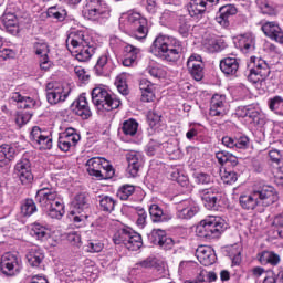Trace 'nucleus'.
I'll list each match as a JSON object with an SVG mask.
<instances>
[{
	"label": "nucleus",
	"mask_w": 283,
	"mask_h": 283,
	"mask_svg": "<svg viewBox=\"0 0 283 283\" xmlns=\"http://www.w3.org/2000/svg\"><path fill=\"white\" fill-rule=\"evenodd\" d=\"M73 210L71 213L75 216L73 218L74 222H83V220H87L90 218L91 209H90V199L85 193H78L74 197L72 201Z\"/></svg>",
	"instance_id": "8"
},
{
	"label": "nucleus",
	"mask_w": 283,
	"mask_h": 283,
	"mask_svg": "<svg viewBox=\"0 0 283 283\" xmlns=\"http://www.w3.org/2000/svg\"><path fill=\"white\" fill-rule=\"evenodd\" d=\"M235 14H238V8L233 4H226L219 9V15L216 18V21L222 28H229V17Z\"/></svg>",
	"instance_id": "25"
},
{
	"label": "nucleus",
	"mask_w": 283,
	"mask_h": 283,
	"mask_svg": "<svg viewBox=\"0 0 283 283\" xmlns=\"http://www.w3.org/2000/svg\"><path fill=\"white\" fill-rule=\"evenodd\" d=\"M234 149H249V137L234 138Z\"/></svg>",
	"instance_id": "59"
},
{
	"label": "nucleus",
	"mask_w": 283,
	"mask_h": 283,
	"mask_svg": "<svg viewBox=\"0 0 283 283\" xmlns=\"http://www.w3.org/2000/svg\"><path fill=\"white\" fill-rule=\"evenodd\" d=\"M31 235L36 238V240H46V238H50V230L41 223H33L31 227Z\"/></svg>",
	"instance_id": "40"
},
{
	"label": "nucleus",
	"mask_w": 283,
	"mask_h": 283,
	"mask_svg": "<svg viewBox=\"0 0 283 283\" xmlns=\"http://www.w3.org/2000/svg\"><path fill=\"white\" fill-rule=\"evenodd\" d=\"M227 229V222L220 217H209L197 226L196 233L199 238H219Z\"/></svg>",
	"instance_id": "5"
},
{
	"label": "nucleus",
	"mask_w": 283,
	"mask_h": 283,
	"mask_svg": "<svg viewBox=\"0 0 283 283\" xmlns=\"http://www.w3.org/2000/svg\"><path fill=\"white\" fill-rule=\"evenodd\" d=\"M74 74L83 83H87V81H90V75L87 74V72H85V69H83L81 66H75L74 67Z\"/></svg>",
	"instance_id": "62"
},
{
	"label": "nucleus",
	"mask_w": 283,
	"mask_h": 283,
	"mask_svg": "<svg viewBox=\"0 0 283 283\" xmlns=\"http://www.w3.org/2000/svg\"><path fill=\"white\" fill-rule=\"evenodd\" d=\"M48 17H50L51 19H56V21H65V17H67V11L63 7H50L48 9Z\"/></svg>",
	"instance_id": "43"
},
{
	"label": "nucleus",
	"mask_w": 283,
	"mask_h": 283,
	"mask_svg": "<svg viewBox=\"0 0 283 283\" xmlns=\"http://www.w3.org/2000/svg\"><path fill=\"white\" fill-rule=\"evenodd\" d=\"M161 116L155 111H149L147 114V123L151 129H158L160 127Z\"/></svg>",
	"instance_id": "52"
},
{
	"label": "nucleus",
	"mask_w": 283,
	"mask_h": 283,
	"mask_svg": "<svg viewBox=\"0 0 283 283\" xmlns=\"http://www.w3.org/2000/svg\"><path fill=\"white\" fill-rule=\"evenodd\" d=\"M221 180L224 185H233L238 180V174L231 170L221 171Z\"/></svg>",
	"instance_id": "55"
},
{
	"label": "nucleus",
	"mask_w": 283,
	"mask_h": 283,
	"mask_svg": "<svg viewBox=\"0 0 283 283\" xmlns=\"http://www.w3.org/2000/svg\"><path fill=\"white\" fill-rule=\"evenodd\" d=\"M128 30L134 39H146L149 32V28L147 27V19L140 20V22L134 27H130Z\"/></svg>",
	"instance_id": "35"
},
{
	"label": "nucleus",
	"mask_w": 283,
	"mask_h": 283,
	"mask_svg": "<svg viewBox=\"0 0 283 283\" xmlns=\"http://www.w3.org/2000/svg\"><path fill=\"white\" fill-rule=\"evenodd\" d=\"M176 19H178V14L174 11L165 10L160 17L161 25H174L176 23Z\"/></svg>",
	"instance_id": "48"
},
{
	"label": "nucleus",
	"mask_w": 283,
	"mask_h": 283,
	"mask_svg": "<svg viewBox=\"0 0 283 283\" xmlns=\"http://www.w3.org/2000/svg\"><path fill=\"white\" fill-rule=\"evenodd\" d=\"M156 264V261L151 258H147L138 263H136V269H151Z\"/></svg>",
	"instance_id": "64"
},
{
	"label": "nucleus",
	"mask_w": 283,
	"mask_h": 283,
	"mask_svg": "<svg viewBox=\"0 0 283 283\" xmlns=\"http://www.w3.org/2000/svg\"><path fill=\"white\" fill-rule=\"evenodd\" d=\"M238 45L241 52H244V54L253 52V50H255V36L249 33L243 34L239 36Z\"/></svg>",
	"instance_id": "33"
},
{
	"label": "nucleus",
	"mask_w": 283,
	"mask_h": 283,
	"mask_svg": "<svg viewBox=\"0 0 283 283\" xmlns=\"http://www.w3.org/2000/svg\"><path fill=\"white\" fill-rule=\"evenodd\" d=\"M196 258L203 266L216 264V251L209 245H200L196 250Z\"/></svg>",
	"instance_id": "19"
},
{
	"label": "nucleus",
	"mask_w": 283,
	"mask_h": 283,
	"mask_svg": "<svg viewBox=\"0 0 283 283\" xmlns=\"http://www.w3.org/2000/svg\"><path fill=\"white\" fill-rule=\"evenodd\" d=\"M43 260H45V254H43V251L32 248L27 253V261L30 266L33 269H39L41 264L43 263Z\"/></svg>",
	"instance_id": "31"
},
{
	"label": "nucleus",
	"mask_w": 283,
	"mask_h": 283,
	"mask_svg": "<svg viewBox=\"0 0 283 283\" xmlns=\"http://www.w3.org/2000/svg\"><path fill=\"white\" fill-rule=\"evenodd\" d=\"M255 192L260 205H263V207H269L270 205L277 202V191L273 186H263L261 190H255Z\"/></svg>",
	"instance_id": "20"
},
{
	"label": "nucleus",
	"mask_w": 283,
	"mask_h": 283,
	"mask_svg": "<svg viewBox=\"0 0 283 283\" xmlns=\"http://www.w3.org/2000/svg\"><path fill=\"white\" fill-rule=\"evenodd\" d=\"M182 43L171 35L159 34L153 42L151 52L158 59L176 63L182 56Z\"/></svg>",
	"instance_id": "2"
},
{
	"label": "nucleus",
	"mask_w": 283,
	"mask_h": 283,
	"mask_svg": "<svg viewBox=\"0 0 283 283\" xmlns=\"http://www.w3.org/2000/svg\"><path fill=\"white\" fill-rule=\"evenodd\" d=\"M36 200L50 218L61 220L65 216V203L63 197L50 184L42 185L36 192Z\"/></svg>",
	"instance_id": "1"
},
{
	"label": "nucleus",
	"mask_w": 283,
	"mask_h": 283,
	"mask_svg": "<svg viewBox=\"0 0 283 283\" xmlns=\"http://www.w3.org/2000/svg\"><path fill=\"white\" fill-rule=\"evenodd\" d=\"M268 107L270 112L276 114V116H283V97L280 95H275L268 99Z\"/></svg>",
	"instance_id": "39"
},
{
	"label": "nucleus",
	"mask_w": 283,
	"mask_h": 283,
	"mask_svg": "<svg viewBox=\"0 0 283 283\" xmlns=\"http://www.w3.org/2000/svg\"><path fill=\"white\" fill-rule=\"evenodd\" d=\"M228 253L233 264L238 265L242 262V247H240V244L230 247Z\"/></svg>",
	"instance_id": "46"
},
{
	"label": "nucleus",
	"mask_w": 283,
	"mask_h": 283,
	"mask_svg": "<svg viewBox=\"0 0 283 283\" xmlns=\"http://www.w3.org/2000/svg\"><path fill=\"white\" fill-rule=\"evenodd\" d=\"M271 227L276 229V234H274V238H283V213L273 218Z\"/></svg>",
	"instance_id": "51"
},
{
	"label": "nucleus",
	"mask_w": 283,
	"mask_h": 283,
	"mask_svg": "<svg viewBox=\"0 0 283 283\" xmlns=\"http://www.w3.org/2000/svg\"><path fill=\"white\" fill-rule=\"evenodd\" d=\"M67 49L75 54V59L81 63L90 61L94 49L90 46V35L83 31H73L66 39Z\"/></svg>",
	"instance_id": "3"
},
{
	"label": "nucleus",
	"mask_w": 283,
	"mask_h": 283,
	"mask_svg": "<svg viewBox=\"0 0 283 283\" xmlns=\"http://www.w3.org/2000/svg\"><path fill=\"white\" fill-rule=\"evenodd\" d=\"M205 48L208 52H221V50L227 48V44L222 39L211 38L205 43Z\"/></svg>",
	"instance_id": "42"
},
{
	"label": "nucleus",
	"mask_w": 283,
	"mask_h": 283,
	"mask_svg": "<svg viewBox=\"0 0 283 283\" xmlns=\"http://www.w3.org/2000/svg\"><path fill=\"white\" fill-rule=\"evenodd\" d=\"M252 63H254L253 69L250 71L248 76V81L250 83H264L266 78H269V74H271V69H269V64L266 61L260 57H251Z\"/></svg>",
	"instance_id": "9"
},
{
	"label": "nucleus",
	"mask_w": 283,
	"mask_h": 283,
	"mask_svg": "<svg viewBox=\"0 0 283 283\" xmlns=\"http://www.w3.org/2000/svg\"><path fill=\"white\" fill-rule=\"evenodd\" d=\"M140 21H145V18L140 17V13L135 11L123 13L119 18L120 25H124L126 30H130V28L140 23Z\"/></svg>",
	"instance_id": "27"
},
{
	"label": "nucleus",
	"mask_w": 283,
	"mask_h": 283,
	"mask_svg": "<svg viewBox=\"0 0 283 283\" xmlns=\"http://www.w3.org/2000/svg\"><path fill=\"white\" fill-rule=\"evenodd\" d=\"M229 112L227 97L223 95H213L211 98L210 116H224Z\"/></svg>",
	"instance_id": "22"
},
{
	"label": "nucleus",
	"mask_w": 283,
	"mask_h": 283,
	"mask_svg": "<svg viewBox=\"0 0 283 283\" xmlns=\"http://www.w3.org/2000/svg\"><path fill=\"white\" fill-rule=\"evenodd\" d=\"M189 30H191V24L189 23V20L186 17H180L179 33L182 34V36H187V34H189Z\"/></svg>",
	"instance_id": "57"
},
{
	"label": "nucleus",
	"mask_w": 283,
	"mask_h": 283,
	"mask_svg": "<svg viewBox=\"0 0 283 283\" xmlns=\"http://www.w3.org/2000/svg\"><path fill=\"white\" fill-rule=\"evenodd\" d=\"M261 30L272 41L283 44V30L277 22H265Z\"/></svg>",
	"instance_id": "23"
},
{
	"label": "nucleus",
	"mask_w": 283,
	"mask_h": 283,
	"mask_svg": "<svg viewBox=\"0 0 283 283\" xmlns=\"http://www.w3.org/2000/svg\"><path fill=\"white\" fill-rule=\"evenodd\" d=\"M86 167L90 176H94L95 178H98V180H109V178H114V175L116 174L114 166L103 157H93L88 159Z\"/></svg>",
	"instance_id": "6"
},
{
	"label": "nucleus",
	"mask_w": 283,
	"mask_h": 283,
	"mask_svg": "<svg viewBox=\"0 0 283 283\" xmlns=\"http://www.w3.org/2000/svg\"><path fill=\"white\" fill-rule=\"evenodd\" d=\"M82 14L87 21H105L109 19V7L103 0H86Z\"/></svg>",
	"instance_id": "7"
},
{
	"label": "nucleus",
	"mask_w": 283,
	"mask_h": 283,
	"mask_svg": "<svg viewBox=\"0 0 283 283\" xmlns=\"http://www.w3.org/2000/svg\"><path fill=\"white\" fill-rule=\"evenodd\" d=\"M32 118V114L30 113H20L17 115L15 123L19 127H23V125L30 123Z\"/></svg>",
	"instance_id": "60"
},
{
	"label": "nucleus",
	"mask_w": 283,
	"mask_h": 283,
	"mask_svg": "<svg viewBox=\"0 0 283 283\" xmlns=\"http://www.w3.org/2000/svg\"><path fill=\"white\" fill-rule=\"evenodd\" d=\"M115 244H124L128 251H138L143 248V237L137 232H125L119 234V239H114Z\"/></svg>",
	"instance_id": "13"
},
{
	"label": "nucleus",
	"mask_w": 283,
	"mask_h": 283,
	"mask_svg": "<svg viewBox=\"0 0 283 283\" xmlns=\"http://www.w3.org/2000/svg\"><path fill=\"white\" fill-rule=\"evenodd\" d=\"M126 160L128 163L127 174L130 178H136L145 163V157L143 156V153L130 150L126 154Z\"/></svg>",
	"instance_id": "15"
},
{
	"label": "nucleus",
	"mask_w": 283,
	"mask_h": 283,
	"mask_svg": "<svg viewBox=\"0 0 283 283\" xmlns=\"http://www.w3.org/2000/svg\"><path fill=\"white\" fill-rule=\"evenodd\" d=\"M14 174L22 185H31L32 180H34V175H32L30 159H20L14 166Z\"/></svg>",
	"instance_id": "14"
},
{
	"label": "nucleus",
	"mask_w": 283,
	"mask_h": 283,
	"mask_svg": "<svg viewBox=\"0 0 283 283\" xmlns=\"http://www.w3.org/2000/svg\"><path fill=\"white\" fill-rule=\"evenodd\" d=\"M0 270L4 275H17L21 271V259L14 253H4L0 260Z\"/></svg>",
	"instance_id": "11"
},
{
	"label": "nucleus",
	"mask_w": 283,
	"mask_h": 283,
	"mask_svg": "<svg viewBox=\"0 0 283 283\" xmlns=\"http://www.w3.org/2000/svg\"><path fill=\"white\" fill-rule=\"evenodd\" d=\"M115 85L123 96H127L129 94V88L127 87V75L125 73L119 74L115 80Z\"/></svg>",
	"instance_id": "47"
},
{
	"label": "nucleus",
	"mask_w": 283,
	"mask_h": 283,
	"mask_svg": "<svg viewBox=\"0 0 283 283\" xmlns=\"http://www.w3.org/2000/svg\"><path fill=\"white\" fill-rule=\"evenodd\" d=\"M35 211H36V203H34V201L31 199H28L21 206V214L24 216V218H30L32 213H35Z\"/></svg>",
	"instance_id": "49"
},
{
	"label": "nucleus",
	"mask_w": 283,
	"mask_h": 283,
	"mask_svg": "<svg viewBox=\"0 0 283 283\" xmlns=\"http://www.w3.org/2000/svg\"><path fill=\"white\" fill-rule=\"evenodd\" d=\"M17 56V52L14 50L2 48L0 49V59L3 61H8V59H14Z\"/></svg>",
	"instance_id": "63"
},
{
	"label": "nucleus",
	"mask_w": 283,
	"mask_h": 283,
	"mask_svg": "<svg viewBox=\"0 0 283 283\" xmlns=\"http://www.w3.org/2000/svg\"><path fill=\"white\" fill-rule=\"evenodd\" d=\"M111 61L112 60L107 53L101 55L94 66L95 74H97V76H106V74H109Z\"/></svg>",
	"instance_id": "34"
},
{
	"label": "nucleus",
	"mask_w": 283,
	"mask_h": 283,
	"mask_svg": "<svg viewBox=\"0 0 283 283\" xmlns=\"http://www.w3.org/2000/svg\"><path fill=\"white\" fill-rule=\"evenodd\" d=\"M122 132L125 136H136L138 133V122L136 119H127L123 123Z\"/></svg>",
	"instance_id": "44"
},
{
	"label": "nucleus",
	"mask_w": 283,
	"mask_h": 283,
	"mask_svg": "<svg viewBox=\"0 0 283 283\" xmlns=\"http://www.w3.org/2000/svg\"><path fill=\"white\" fill-rule=\"evenodd\" d=\"M149 213L153 222H169L174 218L170 210H164L156 203L149 207Z\"/></svg>",
	"instance_id": "24"
},
{
	"label": "nucleus",
	"mask_w": 283,
	"mask_h": 283,
	"mask_svg": "<svg viewBox=\"0 0 283 283\" xmlns=\"http://www.w3.org/2000/svg\"><path fill=\"white\" fill-rule=\"evenodd\" d=\"M239 202L242 209L248 211L255 209L260 205V199L258 198V192L253 191L250 195H241Z\"/></svg>",
	"instance_id": "32"
},
{
	"label": "nucleus",
	"mask_w": 283,
	"mask_h": 283,
	"mask_svg": "<svg viewBox=\"0 0 283 283\" xmlns=\"http://www.w3.org/2000/svg\"><path fill=\"white\" fill-rule=\"evenodd\" d=\"M137 212V221L136 224L139 227V229H145V226L147 224V211L143 208H136Z\"/></svg>",
	"instance_id": "56"
},
{
	"label": "nucleus",
	"mask_w": 283,
	"mask_h": 283,
	"mask_svg": "<svg viewBox=\"0 0 283 283\" xmlns=\"http://www.w3.org/2000/svg\"><path fill=\"white\" fill-rule=\"evenodd\" d=\"M187 67L195 81H202L205 76L202 56L192 54L187 61Z\"/></svg>",
	"instance_id": "18"
},
{
	"label": "nucleus",
	"mask_w": 283,
	"mask_h": 283,
	"mask_svg": "<svg viewBox=\"0 0 283 283\" xmlns=\"http://www.w3.org/2000/svg\"><path fill=\"white\" fill-rule=\"evenodd\" d=\"M105 244L98 240H91L87 244L88 253H101Z\"/></svg>",
	"instance_id": "58"
},
{
	"label": "nucleus",
	"mask_w": 283,
	"mask_h": 283,
	"mask_svg": "<svg viewBox=\"0 0 283 283\" xmlns=\"http://www.w3.org/2000/svg\"><path fill=\"white\" fill-rule=\"evenodd\" d=\"M12 101L19 103V107L21 109H32V107H36V101L21 95V93H13Z\"/></svg>",
	"instance_id": "38"
},
{
	"label": "nucleus",
	"mask_w": 283,
	"mask_h": 283,
	"mask_svg": "<svg viewBox=\"0 0 283 283\" xmlns=\"http://www.w3.org/2000/svg\"><path fill=\"white\" fill-rule=\"evenodd\" d=\"M30 140L35 149H52V135L42 130L39 126H34L30 133Z\"/></svg>",
	"instance_id": "12"
},
{
	"label": "nucleus",
	"mask_w": 283,
	"mask_h": 283,
	"mask_svg": "<svg viewBox=\"0 0 283 283\" xmlns=\"http://www.w3.org/2000/svg\"><path fill=\"white\" fill-rule=\"evenodd\" d=\"M70 96V91L65 90V86L59 82H50L46 84V98L50 105H59V103H65Z\"/></svg>",
	"instance_id": "10"
},
{
	"label": "nucleus",
	"mask_w": 283,
	"mask_h": 283,
	"mask_svg": "<svg viewBox=\"0 0 283 283\" xmlns=\"http://www.w3.org/2000/svg\"><path fill=\"white\" fill-rule=\"evenodd\" d=\"M201 200L207 209H214L218 205V196H216L210 189H203L201 191Z\"/></svg>",
	"instance_id": "41"
},
{
	"label": "nucleus",
	"mask_w": 283,
	"mask_h": 283,
	"mask_svg": "<svg viewBox=\"0 0 283 283\" xmlns=\"http://www.w3.org/2000/svg\"><path fill=\"white\" fill-rule=\"evenodd\" d=\"M60 136L73 147H76L78 140H81V135H78L74 128H67Z\"/></svg>",
	"instance_id": "45"
},
{
	"label": "nucleus",
	"mask_w": 283,
	"mask_h": 283,
	"mask_svg": "<svg viewBox=\"0 0 283 283\" xmlns=\"http://www.w3.org/2000/svg\"><path fill=\"white\" fill-rule=\"evenodd\" d=\"M136 191V188L132 185H124L122 186L118 191H117V196L122 199V200H129V197Z\"/></svg>",
	"instance_id": "53"
},
{
	"label": "nucleus",
	"mask_w": 283,
	"mask_h": 283,
	"mask_svg": "<svg viewBox=\"0 0 283 283\" xmlns=\"http://www.w3.org/2000/svg\"><path fill=\"white\" fill-rule=\"evenodd\" d=\"M245 116L247 118H250V120H252V123L258 127H264V125L266 124L264 115L260 113V111L251 106L245 108Z\"/></svg>",
	"instance_id": "37"
},
{
	"label": "nucleus",
	"mask_w": 283,
	"mask_h": 283,
	"mask_svg": "<svg viewBox=\"0 0 283 283\" xmlns=\"http://www.w3.org/2000/svg\"><path fill=\"white\" fill-rule=\"evenodd\" d=\"M220 70L227 76H235L240 70V63L235 57H226L220 61Z\"/></svg>",
	"instance_id": "29"
},
{
	"label": "nucleus",
	"mask_w": 283,
	"mask_h": 283,
	"mask_svg": "<svg viewBox=\"0 0 283 283\" xmlns=\"http://www.w3.org/2000/svg\"><path fill=\"white\" fill-rule=\"evenodd\" d=\"M200 209L192 200H184L177 206V218L179 220H191Z\"/></svg>",
	"instance_id": "17"
},
{
	"label": "nucleus",
	"mask_w": 283,
	"mask_h": 283,
	"mask_svg": "<svg viewBox=\"0 0 283 283\" xmlns=\"http://www.w3.org/2000/svg\"><path fill=\"white\" fill-rule=\"evenodd\" d=\"M148 239L151 244L161 247V249H165L166 251L174 249V239L167 237V232H165V230L154 229L149 233Z\"/></svg>",
	"instance_id": "16"
},
{
	"label": "nucleus",
	"mask_w": 283,
	"mask_h": 283,
	"mask_svg": "<svg viewBox=\"0 0 283 283\" xmlns=\"http://www.w3.org/2000/svg\"><path fill=\"white\" fill-rule=\"evenodd\" d=\"M73 113L80 116L83 120H87L92 116V111L90 109V104L87 103V96L85 93L81 94L72 105Z\"/></svg>",
	"instance_id": "21"
},
{
	"label": "nucleus",
	"mask_w": 283,
	"mask_h": 283,
	"mask_svg": "<svg viewBox=\"0 0 283 283\" xmlns=\"http://www.w3.org/2000/svg\"><path fill=\"white\" fill-rule=\"evenodd\" d=\"M33 48H34L35 54L38 56H41V59L50 54V46L45 42H35Z\"/></svg>",
	"instance_id": "54"
},
{
	"label": "nucleus",
	"mask_w": 283,
	"mask_h": 283,
	"mask_svg": "<svg viewBox=\"0 0 283 283\" xmlns=\"http://www.w3.org/2000/svg\"><path fill=\"white\" fill-rule=\"evenodd\" d=\"M19 23V20L17 19V15L14 13L7 12L1 17L0 24L7 32L14 33V30L17 29V25Z\"/></svg>",
	"instance_id": "36"
},
{
	"label": "nucleus",
	"mask_w": 283,
	"mask_h": 283,
	"mask_svg": "<svg viewBox=\"0 0 283 283\" xmlns=\"http://www.w3.org/2000/svg\"><path fill=\"white\" fill-rule=\"evenodd\" d=\"M101 209L107 213H112L116 207V200L109 196H105L99 201Z\"/></svg>",
	"instance_id": "50"
},
{
	"label": "nucleus",
	"mask_w": 283,
	"mask_h": 283,
	"mask_svg": "<svg viewBox=\"0 0 283 283\" xmlns=\"http://www.w3.org/2000/svg\"><path fill=\"white\" fill-rule=\"evenodd\" d=\"M188 12L193 19H202V14L207 12V1L190 0L188 4Z\"/></svg>",
	"instance_id": "30"
},
{
	"label": "nucleus",
	"mask_w": 283,
	"mask_h": 283,
	"mask_svg": "<svg viewBox=\"0 0 283 283\" xmlns=\"http://www.w3.org/2000/svg\"><path fill=\"white\" fill-rule=\"evenodd\" d=\"M138 54H140V49L132 44L126 45L124 48V67H133V65H136V61H138Z\"/></svg>",
	"instance_id": "28"
},
{
	"label": "nucleus",
	"mask_w": 283,
	"mask_h": 283,
	"mask_svg": "<svg viewBox=\"0 0 283 283\" xmlns=\"http://www.w3.org/2000/svg\"><path fill=\"white\" fill-rule=\"evenodd\" d=\"M160 150V143L156 140H150L146 147V153L148 156H156V153Z\"/></svg>",
	"instance_id": "61"
},
{
	"label": "nucleus",
	"mask_w": 283,
	"mask_h": 283,
	"mask_svg": "<svg viewBox=\"0 0 283 283\" xmlns=\"http://www.w3.org/2000/svg\"><path fill=\"white\" fill-rule=\"evenodd\" d=\"M139 90L142 92V101L144 103H151L154 98H156V86H154V84L148 80H140Z\"/></svg>",
	"instance_id": "26"
},
{
	"label": "nucleus",
	"mask_w": 283,
	"mask_h": 283,
	"mask_svg": "<svg viewBox=\"0 0 283 283\" xmlns=\"http://www.w3.org/2000/svg\"><path fill=\"white\" fill-rule=\"evenodd\" d=\"M91 96L92 102L101 116L106 112H113V109H118L120 107V99L116 98V96L112 95V93L103 86L93 88Z\"/></svg>",
	"instance_id": "4"
}]
</instances>
